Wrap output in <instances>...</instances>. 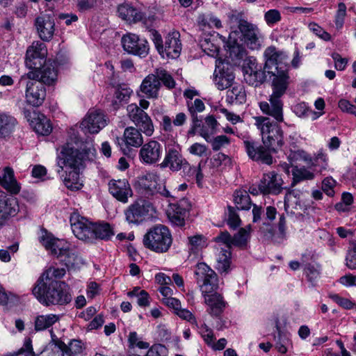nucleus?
<instances>
[{"instance_id":"obj_1","label":"nucleus","mask_w":356,"mask_h":356,"mask_svg":"<svg viewBox=\"0 0 356 356\" xmlns=\"http://www.w3.org/2000/svg\"><path fill=\"white\" fill-rule=\"evenodd\" d=\"M95 148L92 143H87L81 151L70 147L69 145L62 147L57 157L58 172H64L60 175L65 186L72 190L81 188L79 181V168L86 160H92L95 155Z\"/></svg>"},{"instance_id":"obj_2","label":"nucleus","mask_w":356,"mask_h":356,"mask_svg":"<svg viewBox=\"0 0 356 356\" xmlns=\"http://www.w3.org/2000/svg\"><path fill=\"white\" fill-rule=\"evenodd\" d=\"M33 294L43 305H66L72 301L69 285L65 282H41L37 281Z\"/></svg>"},{"instance_id":"obj_3","label":"nucleus","mask_w":356,"mask_h":356,"mask_svg":"<svg viewBox=\"0 0 356 356\" xmlns=\"http://www.w3.org/2000/svg\"><path fill=\"white\" fill-rule=\"evenodd\" d=\"M254 124L260 131L262 143L273 153H277L284 144V132L277 122L263 116L254 117Z\"/></svg>"},{"instance_id":"obj_4","label":"nucleus","mask_w":356,"mask_h":356,"mask_svg":"<svg viewBox=\"0 0 356 356\" xmlns=\"http://www.w3.org/2000/svg\"><path fill=\"white\" fill-rule=\"evenodd\" d=\"M172 243V238L169 229L163 225L152 227L143 237L145 248L157 253L168 251Z\"/></svg>"},{"instance_id":"obj_5","label":"nucleus","mask_w":356,"mask_h":356,"mask_svg":"<svg viewBox=\"0 0 356 356\" xmlns=\"http://www.w3.org/2000/svg\"><path fill=\"white\" fill-rule=\"evenodd\" d=\"M140 106L136 104H129L127 107V115L129 119L138 127L146 136H150L154 133V125L150 117L144 109L149 106V102L145 99H140Z\"/></svg>"},{"instance_id":"obj_6","label":"nucleus","mask_w":356,"mask_h":356,"mask_svg":"<svg viewBox=\"0 0 356 356\" xmlns=\"http://www.w3.org/2000/svg\"><path fill=\"white\" fill-rule=\"evenodd\" d=\"M194 275L202 294L213 293L217 289V274L207 264L198 263L195 266Z\"/></svg>"},{"instance_id":"obj_7","label":"nucleus","mask_w":356,"mask_h":356,"mask_svg":"<svg viewBox=\"0 0 356 356\" xmlns=\"http://www.w3.org/2000/svg\"><path fill=\"white\" fill-rule=\"evenodd\" d=\"M136 187L141 194L147 197L158 193L166 197L171 196L165 186L161 183L159 177L155 173H147L138 177Z\"/></svg>"},{"instance_id":"obj_8","label":"nucleus","mask_w":356,"mask_h":356,"mask_svg":"<svg viewBox=\"0 0 356 356\" xmlns=\"http://www.w3.org/2000/svg\"><path fill=\"white\" fill-rule=\"evenodd\" d=\"M230 19L238 22V28L242 34L243 40L250 49L257 50L261 48L263 35L256 25L245 19H239V15L236 14H232Z\"/></svg>"},{"instance_id":"obj_9","label":"nucleus","mask_w":356,"mask_h":356,"mask_svg":"<svg viewBox=\"0 0 356 356\" xmlns=\"http://www.w3.org/2000/svg\"><path fill=\"white\" fill-rule=\"evenodd\" d=\"M243 146L248 157L253 161L270 165L273 163V152L265 145L252 140H243Z\"/></svg>"},{"instance_id":"obj_10","label":"nucleus","mask_w":356,"mask_h":356,"mask_svg":"<svg viewBox=\"0 0 356 356\" xmlns=\"http://www.w3.org/2000/svg\"><path fill=\"white\" fill-rule=\"evenodd\" d=\"M70 221L72 232L76 238L88 242L93 241V222L76 212L71 214Z\"/></svg>"},{"instance_id":"obj_11","label":"nucleus","mask_w":356,"mask_h":356,"mask_svg":"<svg viewBox=\"0 0 356 356\" xmlns=\"http://www.w3.org/2000/svg\"><path fill=\"white\" fill-rule=\"evenodd\" d=\"M123 49L128 54L145 58L149 54L148 42L145 38H140L138 35L128 33L121 39Z\"/></svg>"},{"instance_id":"obj_12","label":"nucleus","mask_w":356,"mask_h":356,"mask_svg":"<svg viewBox=\"0 0 356 356\" xmlns=\"http://www.w3.org/2000/svg\"><path fill=\"white\" fill-rule=\"evenodd\" d=\"M274 76L272 80L273 93L271 95L281 97L286 92L289 83V66H277L273 71H267Z\"/></svg>"},{"instance_id":"obj_13","label":"nucleus","mask_w":356,"mask_h":356,"mask_svg":"<svg viewBox=\"0 0 356 356\" xmlns=\"http://www.w3.org/2000/svg\"><path fill=\"white\" fill-rule=\"evenodd\" d=\"M46 97V88L44 85L36 79H29L26 83L25 98L28 104L40 106Z\"/></svg>"},{"instance_id":"obj_14","label":"nucleus","mask_w":356,"mask_h":356,"mask_svg":"<svg viewBox=\"0 0 356 356\" xmlns=\"http://www.w3.org/2000/svg\"><path fill=\"white\" fill-rule=\"evenodd\" d=\"M104 114L99 110L90 111L80 124L84 133L97 134L106 125Z\"/></svg>"},{"instance_id":"obj_15","label":"nucleus","mask_w":356,"mask_h":356,"mask_svg":"<svg viewBox=\"0 0 356 356\" xmlns=\"http://www.w3.org/2000/svg\"><path fill=\"white\" fill-rule=\"evenodd\" d=\"M34 70L22 76L20 82L25 79L39 80L43 85H51L57 79V70L51 64L45 63L42 67Z\"/></svg>"},{"instance_id":"obj_16","label":"nucleus","mask_w":356,"mask_h":356,"mask_svg":"<svg viewBox=\"0 0 356 356\" xmlns=\"http://www.w3.org/2000/svg\"><path fill=\"white\" fill-rule=\"evenodd\" d=\"M216 66L214 82L218 89L222 90L230 87L235 78L232 67L220 59L216 60Z\"/></svg>"},{"instance_id":"obj_17","label":"nucleus","mask_w":356,"mask_h":356,"mask_svg":"<svg viewBox=\"0 0 356 356\" xmlns=\"http://www.w3.org/2000/svg\"><path fill=\"white\" fill-rule=\"evenodd\" d=\"M152 211H154V207L150 202L136 201L126 210V219L129 223L138 224L143 221Z\"/></svg>"},{"instance_id":"obj_18","label":"nucleus","mask_w":356,"mask_h":356,"mask_svg":"<svg viewBox=\"0 0 356 356\" xmlns=\"http://www.w3.org/2000/svg\"><path fill=\"white\" fill-rule=\"evenodd\" d=\"M283 181L281 177L274 171L265 173L261 179L258 191L264 195H277L282 190Z\"/></svg>"},{"instance_id":"obj_19","label":"nucleus","mask_w":356,"mask_h":356,"mask_svg":"<svg viewBox=\"0 0 356 356\" xmlns=\"http://www.w3.org/2000/svg\"><path fill=\"white\" fill-rule=\"evenodd\" d=\"M190 207L191 206L186 199H182L177 203H170L167 211V215L170 222L177 226H184Z\"/></svg>"},{"instance_id":"obj_20","label":"nucleus","mask_w":356,"mask_h":356,"mask_svg":"<svg viewBox=\"0 0 356 356\" xmlns=\"http://www.w3.org/2000/svg\"><path fill=\"white\" fill-rule=\"evenodd\" d=\"M40 241L42 245L51 253L58 258L63 257L64 253L67 251L70 245L63 239L56 238L47 232H43L40 237Z\"/></svg>"},{"instance_id":"obj_21","label":"nucleus","mask_w":356,"mask_h":356,"mask_svg":"<svg viewBox=\"0 0 356 356\" xmlns=\"http://www.w3.org/2000/svg\"><path fill=\"white\" fill-rule=\"evenodd\" d=\"M162 145L156 140H150L142 146L139 152L140 161L145 164L156 163L161 157Z\"/></svg>"},{"instance_id":"obj_22","label":"nucleus","mask_w":356,"mask_h":356,"mask_svg":"<svg viewBox=\"0 0 356 356\" xmlns=\"http://www.w3.org/2000/svg\"><path fill=\"white\" fill-rule=\"evenodd\" d=\"M108 189L114 197L123 203L127 202L128 198L132 196V190L126 179L110 181Z\"/></svg>"},{"instance_id":"obj_23","label":"nucleus","mask_w":356,"mask_h":356,"mask_svg":"<svg viewBox=\"0 0 356 356\" xmlns=\"http://www.w3.org/2000/svg\"><path fill=\"white\" fill-rule=\"evenodd\" d=\"M35 25L42 40H51L55 31V22L52 17L48 15L39 16L35 19Z\"/></svg>"},{"instance_id":"obj_24","label":"nucleus","mask_w":356,"mask_h":356,"mask_svg":"<svg viewBox=\"0 0 356 356\" xmlns=\"http://www.w3.org/2000/svg\"><path fill=\"white\" fill-rule=\"evenodd\" d=\"M264 56L265 58L264 68L267 71H272V68H275L277 66L287 65L284 62L287 57L286 55L274 46L267 47L264 52Z\"/></svg>"},{"instance_id":"obj_25","label":"nucleus","mask_w":356,"mask_h":356,"mask_svg":"<svg viewBox=\"0 0 356 356\" xmlns=\"http://www.w3.org/2000/svg\"><path fill=\"white\" fill-rule=\"evenodd\" d=\"M47 55V49L44 43L40 41L32 42L26 52V64L29 68H36L34 60L39 58L44 60Z\"/></svg>"},{"instance_id":"obj_26","label":"nucleus","mask_w":356,"mask_h":356,"mask_svg":"<svg viewBox=\"0 0 356 356\" xmlns=\"http://www.w3.org/2000/svg\"><path fill=\"white\" fill-rule=\"evenodd\" d=\"M244 79L249 84L255 87L263 83L266 78L265 71L261 66L253 61H250L247 67H244Z\"/></svg>"},{"instance_id":"obj_27","label":"nucleus","mask_w":356,"mask_h":356,"mask_svg":"<svg viewBox=\"0 0 356 356\" xmlns=\"http://www.w3.org/2000/svg\"><path fill=\"white\" fill-rule=\"evenodd\" d=\"M181 51V43L180 42V34L178 31L169 33L165 38L163 56L166 55L171 58H177Z\"/></svg>"},{"instance_id":"obj_28","label":"nucleus","mask_w":356,"mask_h":356,"mask_svg":"<svg viewBox=\"0 0 356 356\" xmlns=\"http://www.w3.org/2000/svg\"><path fill=\"white\" fill-rule=\"evenodd\" d=\"M280 98L271 95L269 99V103L263 102L259 104L260 108L264 113L272 116L279 122L284 120L283 104Z\"/></svg>"},{"instance_id":"obj_29","label":"nucleus","mask_w":356,"mask_h":356,"mask_svg":"<svg viewBox=\"0 0 356 356\" xmlns=\"http://www.w3.org/2000/svg\"><path fill=\"white\" fill-rule=\"evenodd\" d=\"M19 211V205L16 198L0 196V227L10 216H15Z\"/></svg>"},{"instance_id":"obj_30","label":"nucleus","mask_w":356,"mask_h":356,"mask_svg":"<svg viewBox=\"0 0 356 356\" xmlns=\"http://www.w3.org/2000/svg\"><path fill=\"white\" fill-rule=\"evenodd\" d=\"M161 83L154 74L147 75L142 81L140 90L147 98L156 99L159 95Z\"/></svg>"},{"instance_id":"obj_31","label":"nucleus","mask_w":356,"mask_h":356,"mask_svg":"<svg viewBox=\"0 0 356 356\" xmlns=\"http://www.w3.org/2000/svg\"><path fill=\"white\" fill-rule=\"evenodd\" d=\"M183 164H186V159L175 148L169 149L165 156L161 168L168 167L172 171H179L181 169Z\"/></svg>"},{"instance_id":"obj_32","label":"nucleus","mask_w":356,"mask_h":356,"mask_svg":"<svg viewBox=\"0 0 356 356\" xmlns=\"http://www.w3.org/2000/svg\"><path fill=\"white\" fill-rule=\"evenodd\" d=\"M0 185L12 194H17L20 186L14 176V171L10 167H5L0 172Z\"/></svg>"},{"instance_id":"obj_33","label":"nucleus","mask_w":356,"mask_h":356,"mask_svg":"<svg viewBox=\"0 0 356 356\" xmlns=\"http://www.w3.org/2000/svg\"><path fill=\"white\" fill-rule=\"evenodd\" d=\"M202 295L204 297L205 303L209 306V313L213 316H219L226 305L222 296L216 292Z\"/></svg>"},{"instance_id":"obj_34","label":"nucleus","mask_w":356,"mask_h":356,"mask_svg":"<svg viewBox=\"0 0 356 356\" xmlns=\"http://www.w3.org/2000/svg\"><path fill=\"white\" fill-rule=\"evenodd\" d=\"M118 16L128 23H136L140 21L143 17V13L134 6L125 3L118 6Z\"/></svg>"},{"instance_id":"obj_35","label":"nucleus","mask_w":356,"mask_h":356,"mask_svg":"<svg viewBox=\"0 0 356 356\" xmlns=\"http://www.w3.org/2000/svg\"><path fill=\"white\" fill-rule=\"evenodd\" d=\"M31 125L34 131L42 136H48L52 131V125L49 119L42 114H38L33 118Z\"/></svg>"},{"instance_id":"obj_36","label":"nucleus","mask_w":356,"mask_h":356,"mask_svg":"<svg viewBox=\"0 0 356 356\" xmlns=\"http://www.w3.org/2000/svg\"><path fill=\"white\" fill-rule=\"evenodd\" d=\"M200 135L204 138L207 142L211 143L212 149L214 152L220 150L230 143L229 138L225 135H220L211 138L209 132L204 127L200 129Z\"/></svg>"},{"instance_id":"obj_37","label":"nucleus","mask_w":356,"mask_h":356,"mask_svg":"<svg viewBox=\"0 0 356 356\" xmlns=\"http://www.w3.org/2000/svg\"><path fill=\"white\" fill-rule=\"evenodd\" d=\"M123 137L124 139H121V140L124 141L127 147H138L143 143V138L140 131L133 127L125 129Z\"/></svg>"},{"instance_id":"obj_38","label":"nucleus","mask_w":356,"mask_h":356,"mask_svg":"<svg viewBox=\"0 0 356 356\" xmlns=\"http://www.w3.org/2000/svg\"><path fill=\"white\" fill-rule=\"evenodd\" d=\"M133 91L126 84H119L115 88V92L112 104L115 109L119 108L122 102H127L130 98Z\"/></svg>"},{"instance_id":"obj_39","label":"nucleus","mask_w":356,"mask_h":356,"mask_svg":"<svg viewBox=\"0 0 356 356\" xmlns=\"http://www.w3.org/2000/svg\"><path fill=\"white\" fill-rule=\"evenodd\" d=\"M113 227L108 222L94 223L93 241L95 239L109 240L114 236Z\"/></svg>"},{"instance_id":"obj_40","label":"nucleus","mask_w":356,"mask_h":356,"mask_svg":"<svg viewBox=\"0 0 356 356\" xmlns=\"http://www.w3.org/2000/svg\"><path fill=\"white\" fill-rule=\"evenodd\" d=\"M60 319V315L54 314L38 316L35 320V330L36 331L45 330L58 322Z\"/></svg>"},{"instance_id":"obj_41","label":"nucleus","mask_w":356,"mask_h":356,"mask_svg":"<svg viewBox=\"0 0 356 356\" xmlns=\"http://www.w3.org/2000/svg\"><path fill=\"white\" fill-rule=\"evenodd\" d=\"M234 202L238 210H249L252 202L248 193L245 190H236L234 193Z\"/></svg>"},{"instance_id":"obj_42","label":"nucleus","mask_w":356,"mask_h":356,"mask_svg":"<svg viewBox=\"0 0 356 356\" xmlns=\"http://www.w3.org/2000/svg\"><path fill=\"white\" fill-rule=\"evenodd\" d=\"M66 273L64 268H56L51 266L44 271L37 281L41 282H58L57 279L62 278Z\"/></svg>"},{"instance_id":"obj_43","label":"nucleus","mask_w":356,"mask_h":356,"mask_svg":"<svg viewBox=\"0 0 356 356\" xmlns=\"http://www.w3.org/2000/svg\"><path fill=\"white\" fill-rule=\"evenodd\" d=\"M231 251L228 249L220 248V251L216 259V268L220 273H227L231 264Z\"/></svg>"},{"instance_id":"obj_44","label":"nucleus","mask_w":356,"mask_h":356,"mask_svg":"<svg viewBox=\"0 0 356 356\" xmlns=\"http://www.w3.org/2000/svg\"><path fill=\"white\" fill-rule=\"evenodd\" d=\"M17 121L15 118L5 113L0 112V135L6 136L14 129Z\"/></svg>"},{"instance_id":"obj_45","label":"nucleus","mask_w":356,"mask_h":356,"mask_svg":"<svg viewBox=\"0 0 356 356\" xmlns=\"http://www.w3.org/2000/svg\"><path fill=\"white\" fill-rule=\"evenodd\" d=\"M227 97L231 99L232 102L236 103L243 104L246 100V94L244 88L241 84H236L232 86V89L228 90Z\"/></svg>"},{"instance_id":"obj_46","label":"nucleus","mask_w":356,"mask_h":356,"mask_svg":"<svg viewBox=\"0 0 356 356\" xmlns=\"http://www.w3.org/2000/svg\"><path fill=\"white\" fill-rule=\"evenodd\" d=\"M251 227L250 225L245 228H241L232 237V246L243 248L246 245L250 238Z\"/></svg>"},{"instance_id":"obj_47","label":"nucleus","mask_w":356,"mask_h":356,"mask_svg":"<svg viewBox=\"0 0 356 356\" xmlns=\"http://www.w3.org/2000/svg\"><path fill=\"white\" fill-rule=\"evenodd\" d=\"M60 260L68 267H74L82 264V259L78 255L76 251L71 249L70 247H69L67 251L63 254V257H60Z\"/></svg>"},{"instance_id":"obj_48","label":"nucleus","mask_w":356,"mask_h":356,"mask_svg":"<svg viewBox=\"0 0 356 356\" xmlns=\"http://www.w3.org/2000/svg\"><path fill=\"white\" fill-rule=\"evenodd\" d=\"M292 175L293 176L294 182H298L303 180H312L314 178V174L306 169L305 167H293Z\"/></svg>"},{"instance_id":"obj_49","label":"nucleus","mask_w":356,"mask_h":356,"mask_svg":"<svg viewBox=\"0 0 356 356\" xmlns=\"http://www.w3.org/2000/svg\"><path fill=\"white\" fill-rule=\"evenodd\" d=\"M188 245L191 250L196 252L207 247V239L201 234L190 236L188 237Z\"/></svg>"},{"instance_id":"obj_50","label":"nucleus","mask_w":356,"mask_h":356,"mask_svg":"<svg viewBox=\"0 0 356 356\" xmlns=\"http://www.w3.org/2000/svg\"><path fill=\"white\" fill-rule=\"evenodd\" d=\"M288 159L291 165L298 161H304L306 163H310L312 162V158L309 155L302 149L291 151L288 155Z\"/></svg>"},{"instance_id":"obj_51","label":"nucleus","mask_w":356,"mask_h":356,"mask_svg":"<svg viewBox=\"0 0 356 356\" xmlns=\"http://www.w3.org/2000/svg\"><path fill=\"white\" fill-rule=\"evenodd\" d=\"M157 79L162 81L168 89H172L175 86V81L172 76L163 69H157L155 72Z\"/></svg>"},{"instance_id":"obj_52","label":"nucleus","mask_w":356,"mask_h":356,"mask_svg":"<svg viewBox=\"0 0 356 356\" xmlns=\"http://www.w3.org/2000/svg\"><path fill=\"white\" fill-rule=\"evenodd\" d=\"M128 343L130 348L137 347L140 349H147L149 343L140 341L136 332H131L128 336Z\"/></svg>"},{"instance_id":"obj_53","label":"nucleus","mask_w":356,"mask_h":356,"mask_svg":"<svg viewBox=\"0 0 356 356\" xmlns=\"http://www.w3.org/2000/svg\"><path fill=\"white\" fill-rule=\"evenodd\" d=\"M346 16V6L344 3L341 2L338 4V9L334 19L335 26L337 29H341L343 27Z\"/></svg>"},{"instance_id":"obj_54","label":"nucleus","mask_w":356,"mask_h":356,"mask_svg":"<svg viewBox=\"0 0 356 356\" xmlns=\"http://www.w3.org/2000/svg\"><path fill=\"white\" fill-rule=\"evenodd\" d=\"M198 329L199 333L203 338L204 341L209 345L213 344L215 337L213 330L209 328L205 323L200 326H196Z\"/></svg>"},{"instance_id":"obj_55","label":"nucleus","mask_w":356,"mask_h":356,"mask_svg":"<svg viewBox=\"0 0 356 356\" xmlns=\"http://www.w3.org/2000/svg\"><path fill=\"white\" fill-rule=\"evenodd\" d=\"M186 104L191 115L201 113L205 109L204 104L200 99L188 100Z\"/></svg>"},{"instance_id":"obj_56","label":"nucleus","mask_w":356,"mask_h":356,"mask_svg":"<svg viewBox=\"0 0 356 356\" xmlns=\"http://www.w3.org/2000/svg\"><path fill=\"white\" fill-rule=\"evenodd\" d=\"M18 356H37L33 351L32 341L30 338H25L22 348L16 353Z\"/></svg>"},{"instance_id":"obj_57","label":"nucleus","mask_w":356,"mask_h":356,"mask_svg":"<svg viewBox=\"0 0 356 356\" xmlns=\"http://www.w3.org/2000/svg\"><path fill=\"white\" fill-rule=\"evenodd\" d=\"M188 151L192 155L202 157L207 155L208 147L204 144L195 143L188 147Z\"/></svg>"},{"instance_id":"obj_58","label":"nucleus","mask_w":356,"mask_h":356,"mask_svg":"<svg viewBox=\"0 0 356 356\" xmlns=\"http://www.w3.org/2000/svg\"><path fill=\"white\" fill-rule=\"evenodd\" d=\"M66 352L70 355H76L81 353L83 349V343L81 340L72 339L66 346Z\"/></svg>"},{"instance_id":"obj_59","label":"nucleus","mask_w":356,"mask_h":356,"mask_svg":"<svg viewBox=\"0 0 356 356\" xmlns=\"http://www.w3.org/2000/svg\"><path fill=\"white\" fill-rule=\"evenodd\" d=\"M309 29L314 34L325 41H329L331 39V35L325 31L322 27L317 24L312 22L309 24Z\"/></svg>"},{"instance_id":"obj_60","label":"nucleus","mask_w":356,"mask_h":356,"mask_svg":"<svg viewBox=\"0 0 356 356\" xmlns=\"http://www.w3.org/2000/svg\"><path fill=\"white\" fill-rule=\"evenodd\" d=\"M227 224L230 227L236 229L241 224V219L234 207H228Z\"/></svg>"},{"instance_id":"obj_61","label":"nucleus","mask_w":356,"mask_h":356,"mask_svg":"<svg viewBox=\"0 0 356 356\" xmlns=\"http://www.w3.org/2000/svg\"><path fill=\"white\" fill-rule=\"evenodd\" d=\"M215 241L225 245L224 249L230 250L232 247V237L227 232H221L215 238Z\"/></svg>"},{"instance_id":"obj_62","label":"nucleus","mask_w":356,"mask_h":356,"mask_svg":"<svg viewBox=\"0 0 356 356\" xmlns=\"http://www.w3.org/2000/svg\"><path fill=\"white\" fill-rule=\"evenodd\" d=\"M167 348L161 344H154L152 346L145 356H166Z\"/></svg>"},{"instance_id":"obj_63","label":"nucleus","mask_w":356,"mask_h":356,"mask_svg":"<svg viewBox=\"0 0 356 356\" xmlns=\"http://www.w3.org/2000/svg\"><path fill=\"white\" fill-rule=\"evenodd\" d=\"M329 297L344 309H350L353 307L354 304L348 298L341 297L338 294H330Z\"/></svg>"},{"instance_id":"obj_64","label":"nucleus","mask_w":356,"mask_h":356,"mask_svg":"<svg viewBox=\"0 0 356 356\" xmlns=\"http://www.w3.org/2000/svg\"><path fill=\"white\" fill-rule=\"evenodd\" d=\"M265 20L268 25L274 24L281 19V15L277 10H270L265 13Z\"/></svg>"}]
</instances>
